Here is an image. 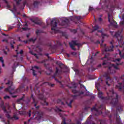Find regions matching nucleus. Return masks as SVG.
I'll use <instances>...</instances> for the list:
<instances>
[{
	"instance_id": "f257e3e1",
	"label": "nucleus",
	"mask_w": 124,
	"mask_h": 124,
	"mask_svg": "<svg viewBox=\"0 0 124 124\" xmlns=\"http://www.w3.org/2000/svg\"><path fill=\"white\" fill-rule=\"evenodd\" d=\"M107 94L108 96L104 97L102 92L100 91V90L98 92V97L102 100V102L107 103L108 101L114 107L117 106L119 103V99L120 98L119 94L115 93L113 89L110 90L109 93H107Z\"/></svg>"
},
{
	"instance_id": "f03ea898",
	"label": "nucleus",
	"mask_w": 124,
	"mask_h": 124,
	"mask_svg": "<svg viewBox=\"0 0 124 124\" xmlns=\"http://www.w3.org/2000/svg\"><path fill=\"white\" fill-rule=\"evenodd\" d=\"M56 64H58L59 66V67H57L56 68V71L54 75H53V78H54L55 81L60 84L62 88H63V85H62V81H59V80L57 79L56 77L60 76L61 74H62V73H65L67 72V67H66V66L63 65V64H62V63H59V62H57Z\"/></svg>"
},
{
	"instance_id": "7ed1b4c3",
	"label": "nucleus",
	"mask_w": 124,
	"mask_h": 124,
	"mask_svg": "<svg viewBox=\"0 0 124 124\" xmlns=\"http://www.w3.org/2000/svg\"><path fill=\"white\" fill-rule=\"evenodd\" d=\"M6 85H8V87L5 89V92H8L10 94H14L21 92V88L15 91V87L13 86V82H12V81H10V80H8V82L6 83Z\"/></svg>"
},
{
	"instance_id": "20e7f679",
	"label": "nucleus",
	"mask_w": 124,
	"mask_h": 124,
	"mask_svg": "<svg viewBox=\"0 0 124 124\" xmlns=\"http://www.w3.org/2000/svg\"><path fill=\"white\" fill-rule=\"evenodd\" d=\"M104 106L102 104L100 105V106L97 108H95V107H93L92 108H91V111L92 112H95L94 116H98L99 115H101L102 114V111H101V110L102 109H104Z\"/></svg>"
},
{
	"instance_id": "39448f33",
	"label": "nucleus",
	"mask_w": 124,
	"mask_h": 124,
	"mask_svg": "<svg viewBox=\"0 0 124 124\" xmlns=\"http://www.w3.org/2000/svg\"><path fill=\"white\" fill-rule=\"evenodd\" d=\"M38 97L39 99L41 100L40 103L42 105H46L48 106V102H46V98L43 95V93L39 94L38 95Z\"/></svg>"
},
{
	"instance_id": "423d86ee",
	"label": "nucleus",
	"mask_w": 124,
	"mask_h": 124,
	"mask_svg": "<svg viewBox=\"0 0 124 124\" xmlns=\"http://www.w3.org/2000/svg\"><path fill=\"white\" fill-rule=\"evenodd\" d=\"M0 108H1L2 110L4 111V113H6V117L9 120H13V118L11 117L10 115H9V113H8V111L6 110V108L4 106V104L3 103H2L0 104Z\"/></svg>"
},
{
	"instance_id": "0eeeda50",
	"label": "nucleus",
	"mask_w": 124,
	"mask_h": 124,
	"mask_svg": "<svg viewBox=\"0 0 124 124\" xmlns=\"http://www.w3.org/2000/svg\"><path fill=\"white\" fill-rule=\"evenodd\" d=\"M51 30L52 31H54L55 33H57V31H58V30H57V27L58 26V23H57V21H56V20L52 19L51 20Z\"/></svg>"
},
{
	"instance_id": "6e6552de",
	"label": "nucleus",
	"mask_w": 124,
	"mask_h": 124,
	"mask_svg": "<svg viewBox=\"0 0 124 124\" xmlns=\"http://www.w3.org/2000/svg\"><path fill=\"white\" fill-rule=\"evenodd\" d=\"M69 45H70V47L72 50H75L76 49L74 47V46L80 47V46H81V44L77 43V41H72V43H69Z\"/></svg>"
},
{
	"instance_id": "1a4fd4ad",
	"label": "nucleus",
	"mask_w": 124,
	"mask_h": 124,
	"mask_svg": "<svg viewBox=\"0 0 124 124\" xmlns=\"http://www.w3.org/2000/svg\"><path fill=\"white\" fill-rule=\"evenodd\" d=\"M116 88L117 89H118L119 91H121L122 90H123V93L124 94V79L123 83L122 82L118 83V84L116 85Z\"/></svg>"
},
{
	"instance_id": "9d476101",
	"label": "nucleus",
	"mask_w": 124,
	"mask_h": 124,
	"mask_svg": "<svg viewBox=\"0 0 124 124\" xmlns=\"http://www.w3.org/2000/svg\"><path fill=\"white\" fill-rule=\"evenodd\" d=\"M72 93H73L78 94L72 95V96L73 97H74V98H75L76 97L78 96V95H81V94H84V92L83 91L79 92L76 90V89H73L72 90Z\"/></svg>"
},
{
	"instance_id": "9b49d317",
	"label": "nucleus",
	"mask_w": 124,
	"mask_h": 124,
	"mask_svg": "<svg viewBox=\"0 0 124 124\" xmlns=\"http://www.w3.org/2000/svg\"><path fill=\"white\" fill-rule=\"evenodd\" d=\"M113 43H114V41H112L110 42V44L112 46L105 48V52H113V51H114V45H113Z\"/></svg>"
},
{
	"instance_id": "f8f14e48",
	"label": "nucleus",
	"mask_w": 124,
	"mask_h": 124,
	"mask_svg": "<svg viewBox=\"0 0 124 124\" xmlns=\"http://www.w3.org/2000/svg\"><path fill=\"white\" fill-rule=\"evenodd\" d=\"M31 99H32V100H33V102L32 103H33V104H34V107H35L36 109H38V108H39V106H36V105H37V101H36V100H35L34 97H33V94H32L31 95Z\"/></svg>"
},
{
	"instance_id": "ddd939ff",
	"label": "nucleus",
	"mask_w": 124,
	"mask_h": 124,
	"mask_svg": "<svg viewBox=\"0 0 124 124\" xmlns=\"http://www.w3.org/2000/svg\"><path fill=\"white\" fill-rule=\"evenodd\" d=\"M62 26H64V27H68L69 25V20L66 19L65 20H62Z\"/></svg>"
},
{
	"instance_id": "4468645a",
	"label": "nucleus",
	"mask_w": 124,
	"mask_h": 124,
	"mask_svg": "<svg viewBox=\"0 0 124 124\" xmlns=\"http://www.w3.org/2000/svg\"><path fill=\"white\" fill-rule=\"evenodd\" d=\"M71 85V86H70ZM69 89H76L77 88V85L75 82H72L70 84H68L67 85Z\"/></svg>"
},
{
	"instance_id": "2eb2a0df",
	"label": "nucleus",
	"mask_w": 124,
	"mask_h": 124,
	"mask_svg": "<svg viewBox=\"0 0 124 124\" xmlns=\"http://www.w3.org/2000/svg\"><path fill=\"white\" fill-rule=\"evenodd\" d=\"M104 76H105V77H106V83L109 87L110 86V85L109 84V83H108V81H111V78H110V77L108 76V75L107 74H105Z\"/></svg>"
},
{
	"instance_id": "dca6fc26",
	"label": "nucleus",
	"mask_w": 124,
	"mask_h": 124,
	"mask_svg": "<svg viewBox=\"0 0 124 124\" xmlns=\"http://www.w3.org/2000/svg\"><path fill=\"white\" fill-rule=\"evenodd\" d=\"M44 85H45L46 86H49V87H51V88H53V87H54L55 86L54 84H52L51 83L49 82H44L42 84H40L41 86H44Z\"/></svg>"
},
{
	"instance_id": "f3484780",
	"label": "nucleus",
	"mask_w": 124,
	"mask_h": 124,
	"mask_svg": "<svg viewBox=\"0 0 124 124\" xmlns=\"http://www.w3.org/2000/svg\"><path fill=\"white\" fill-rule=\"evenodd\" d=\"M112 67H114V68H115V69H116L117 70H119V67H118V66H117L115 64H111V66H109L108 67V70H110V71L112 70Z\"/></svg>"
},
{
	"instance_id": "a211bd4d",
	"label": "nucleus",
	"mask_w": 124,
	"mask_h": 124,
	"mask_svg": "<svg viewBox=\"0 0 124 124\" xmlns=\"http://www.w3.org/2000/svg\"><path fill=\"white\" fill-rule=\"evenodd\" d=\"M108 22H111L114 20L113 16L110 13H108Z\"/></svg>"
},
{
	"instance_id": "6ab92c4d",
	"label": "nucleus",
	"mask_w": 124,
	"mask_h": 124,
	"mask_svg": "<svg viewBox=\"0 0 124 124\" xmlns=\"http://www.w3.org/2000/svg\"><path fill=\"white\" fill-rule=\"evenodd\" d=\"M102 65L104 66V67H108V65H109V63L108 62V60H104L103 63H102Z\"/></svg>"
},
{
	"instance_id": "aec40b11",
	"label": "nucleus",
	"mask_w": 124,
	"mask_h": 124,
	"mask_svg": "<svg viewBox=\"0 0 124 124\" xmlns=\"http://www.w3.org/2000/svg\"><path fill=\"white\" fill-rule=\"evenodd\" d=\"M33 68H35L36 69H40V68H39L38 66H34L32 68L31 70H32V74L33 75V76H36V74H35V71L34 70H33Z\"/></svg>"
},
{
	"instance_id": "412c9836",
	"label": "nucleus",
	"mask_w": 124,
	"mask_h": 124,
	"mask_svg": "<svg viewBox=\"0 0 124 124\" xmlns=\"http://www.w3.org/2000/svg\"><path fill=\"white\" fill-rule=\"evenodd\" d=\"M109 22L111 26H113V27H115V28H117V27H118V25H117V22L115 20H113Z\"/></svg>"
},
{
	"instance_id": "4be33fe9",
	"label": "nucleus",
	"mask_w": 124,
	"mask_h": 124,
	"mask_svg": "<svg viewBox=\"0 0 124 124\" xmlns=\"http://www.w3.org/2000/svg\"><path fill=\"white\" fill-rule=\"evenodd\" d=\"M69 100H68L67 101L65 100V103L69 107H71V104L72 102H73V100H70L69 102L68 103Z\"/></svg>"
},
{
	"instance_id": "5701e85b",
	"label": "nucleus",
	"mask_w": 124,
	"mask_h": 124,
	"mask_svg": "<svg viewBox=\"0 0 124 124\" xmlns=\"http://www.w3.org/2000/svg\"><path fill=\"white\" fill-rule=\"evenodd\" d=\"M18 63H16V62H15L13 64V66H12V68H13V71H15V70H16V68H17V66H18Z\"/></svg>"
},
{
	"instance_id": "b1692460",
	"label": "nucleus",
	"mask_w": 124,
	"mask_h": 124,
	"mask_svg": "<svg viewBox=\"0 0 124 124\" xmlns=\"http://www.w3.org/2000/svg\"><path fill=\"white\" fill-rule=\"evenodd\" d=\"M98 32H101L102 38H104L105 37V36H106V37H108V36H109V35L103 33V32H102V31H101L100 30H98Z\"/></svg>"
},
{
	"instance_id": "393cba45",
	"label": "nucleus",
	"mask_w": 124,
	"mask_h": 124,
	"mask_svg": "<svg viewBox=\"0 0 124 124\" xmlns=\"http://www.w3.org/2000/svg\"><path fill=\"white\" fill-rule=\"evenodd\" d=\"M118 51L119 52V56L120 57V58L124 59V53H122V51L120 50V49H118Z\"/></svg>"
},
{
	"instance_id": "a878e982",
	"label": "nucleus",
	"mask_w": 124,
	"mask_h": 124,
	"mask_svg": "<svg viewBox=\"0 0 124 124\" xmlns=\"http://www.w3.org/2000/svg\"><path fill=\"white\" fill-rule=\"evenodd\" d=\"M40 3V2L37 1H34L33 5L34 7H37L38 6V4Z\"/></svg>"
},
{
	"instance_id": "bb28decb",
	"label": "nucleus",
	"mask_w": 124,
	"mask_h": 124,
	"mask_svg": "<svg viewBox=\"0 0 124 124\" xmlns=\"http://www.w3.org/2000/svg\"><path fill=\"white\" fill-rule=\"evenodd\" d=\"M95 87L97 91H100V89L99 88V87H100V83H99V82L96 83Z\"/></svg>"
},
{
	"instance_id": "cd10ccee",
	"label": "nucleus",
	"mask_w": 124,
	"mask_h": 124,
	"mask_svg": "<svg viewBox=\"0 0 124 124\" xmlns=\"http://www.w3.org/2000/svg\"><path fill=\"white\" fill-rule=\"evenodd\" d=\"M93 30H92V31H91V32H93L95 31H97V30H98V25H95V26H93Z\"/></svg>"
},
{
	"instance_id": "c85d7f7f",
	"label": "nucleus",
	"mask_w": 124,
	"mask_h": 124,
	"mask_svg": "<svg viewBox=\"0 0 124 124\" xmlns=\"http://www.w3.org/2000/svg\"><path fill=\"white\" fill-rule=\"evenodd\" d=\"M31 21L32 22V23H34L36 25H39L40 26L41 25V22L38 21H35V20L31 19Z\"/></svg>"
},
{
	"instance_id": "c756f323",
	"label": "nucleus",
	"mask_w": 124,
	"mask_h": 124,
	"mask_svg": "<svg viewBox=\"0 0 124 124\" xmlns=\"http://www.w3.org/2000/svg\"><path fill=\"white\" fill-rule=\"evenodd\" d=\"M25 98V94H24L22 97L18 99H17V102H21V101L22 100L23 101H25V100H24Z\"/></svg>"
},
{
	"instance_id": "7c9ffc66",
	"label": "nucleus",
	"mask_w": 124,
	"mask_h": 124,
	"mask_svg": "<svg viewBox=\"0 0 124 124\" xmlns=\"http://www.w3.org/2000/svg\"><path fill=\"white\" fill-rule=\"evenodd\" d=\"M29 53L31 54V55L34 56V57H35V58H36L37 59H38V56H37V54H36V53H33V51H32V50L30 51Z\"/></svg>"
},
{
	"instance_id": "2f4dec72",
	"label": "nucleus",
	"mask_w": 124,
	"mask_h": 124,
	"mask_svg": "<svg viewBox=\"0 0 124 124\" xmlns=\"http://www.w3.org/2000/svg\"><path fill=\"white\" fill-rule=\"evenodd\" d=\"M0 62L2 63V66L3 67H4L5 65H4V61L3 60V58L2 57H0Z\"/></svg>"
},
{
	"instance_id": "473e14b6",
	"label": "nucleus",
	"mask_w": 124,
	"mask_h": 124,
	"mask_svg": "<svg viewBox=\"0 0 124 124\" xmlns=\"http://www.w3.org/2000/svg\"><path fill=\"white\" fill-rule=\"evenodd\" d=\"M55 112H62V110L60 109L59 107H56L54 109Z\"/></svg>"
},
{
	"instance_id": "72a5a7b5",
	"label": "nucleus",
	"mask_w": 124,
	"mask_h": 124,
	"mask_svg": "<svg viewBox=\"0 0 124 124\" xmlns=\"http://www.w3.org/2000/svg\"><path fill=\"white\" fill-rule=\"evenodd\" d=\"M73 70L75 71V72H76L77 74H78V75H80V71H79V70L74 68Z\"/></svg>"
},
{
	"instance_id": "f704fd0d",
	"label": "nucleus",
	"mask_w": 124,
	"mask_h": 124,
	"mask_svg": "<svg viewBox=\"0 0 124 124\" xmlns=\"http://www.w3.org/2000/svg\"><path fill=\"white\" fill-rule=\"evenodd\" d=\"M57 103H61V105H64V103L62 101V99H58L57 100Z\"/></svg>"
},
{
	"instance_id": "c9c22d12",
	"label": "nucleus",
	"mask_w": 124,
	"mask_h": 124,
	"mask_svg": "<svg viewBox=\"0 0 124 124\" xmlns=\"http://www.w3.org/2000/svg\"><path fill=\"white\" fill-rule=\"evenodd\" d=\"M13 118V120H15L16 121H17V120H19V117L16 115V114L14 115L13 117H12Z\"/></svg>"
},
{
	"instance_id": "e433bc0d",
	"label": "nucleus",
	"mask_w": 124,
	"mask_h": 124,
	"mask_svg": "<svg viewBox=\"0 0 124 124\" xmlns=\"http://www.w3.org/2000/svg\"><path fill=\"white\" fill-rule=\"evenodd\" d=\"M26 3H27V2L24 1L23 2V5L19 7V9H24V7H25V6L26 5Z\"/></svg>"
},
{
	"instance_id": "4c0bfd02",
	"label": "nucleus",
	"mask_w": 124,
	"mask_h": 124,
	"mask_svg": "<svg viewBox=\"0 0 124 124\" xmlns=\"http://www.w3.org/2000/svg\"><path fill=\"white\" fill-rule=\"evenodd\" d=\"M75 18L77 19V20H78V21H79V20L84 19V17L81 16H76Z\"/></svg>"
},
{
	"instance_id": "58836bf2",
	"label": "nucleus",
	"mask_w": 124,
	"mask_h": 124,
	"mask_svg": "<svg viewBox=\"0 0 124 124\" xmlns=\"http://www.w3.org/2000/svg\"><path fill=\"white\" fill-rule=\"evenodd\" d=\"M16 2V5L18 6L20 5V2L22 1V0H14Z\"/></svg>"
},
{
	"instance_id": "ea45409f",
	"label": "nucleus",
	"mask_w": 124,
	"mask_h": 124,
	"mask_svg": "<svg viewBox=\"0 0 124 124\" xmlns=\"http://www.w3.org/2000/svg\"><path fill=\"white\" fill-rule=\"evenodd\" d=\"M122 19H123V21L120 22V24L121 26H124V14L122 16Z\"/></svg>"
},
{
	"instance_id": "a19ab883",
	"label": "nucleus",
	"mask_w": 124,
	"mask_h": 124,
	"mask_svg": "<svg viewBox=\"0 0 124 124\" xmlns=\"http://www.w3.org/2000/svg\"><path fill=\"white\" fill-rule=\"evenodd\" d=\"M79 84L80 85V88L81 89H85L86 90V91H87V89H86V87H85V86H84V85L81 84V82H79Z\"/></svg>"
},
{
	"instance_id": "79ce46f5",
	"label": "nucleus",
	"mask_w": 124,
	"mask_h": 124,
	"mask_svg": "<svg viewBox=\"0 0 124 124\" xmlns=\"http://www.w3.org/2000/svg\"><path fill=\"white\" fill-rule=\"evenodd\" d=\"M94 11V8L91 6H89V12H91L93 11Z\"/></svg>"
},
{
	"instance_id": "37998d69",
	"label": "nucleus",
	"mask_w": 124,
	"mask_h": 124,
	"mask_svg": "<svg viewBox=\"0 0 124 124\" xmlns=\"http://www.w3.org/2000/svg\"><path fill=\"white\" fill-rule=\"evenodd\" d=\"M77 30H78V28H77V29H72L71 31L73 32V33H76L77 32Z\"/></svg>"
},
{
	"instance_id": "c03bdc74",
	"label": "nucleus",
	"mask_w": 124,
	"mask_h": 124,
	"mask_svg": "<svg viewBox=\"0 0 124 124\" xmlns=\"http://www.w3.org/2000/svg\"><path fill=\"white\" fill-rule=\"evenodd\" d=\"M100 124H106V121H105V120H100Z\"/></svg>"
},
{
	"instance_id": "a18cd8bd",
	"label": "nucleus",
	"mask_w": 124,
	"mask_h": 124,
	"mask_svg": "<svg viewBox=\"0 0 124 124\" xmlns=\"http://www.w3.org/2000/svg\"><path fill=\"white\" fill-rule=\"evenodd\" d=\"M56 44L57 45H58L59 46H62V43H61V42L60 41H57Z\"/></svg>"
},
{
	"instance_id": "49530a36",
	"label": "nucleus",
	"mask_w": 124,
	"mask_h": 124,
	"mask_svg": "<svg viewBox=\"0 0 124 124\" xmlns=\"http://www.w3.org/2000/svg\"><path fill=\"white\" fill-rule=\"evenodd\" d=\"M76 123H77V124H81V121H82V120H76Z\"/></svg>"
},
{
	"instance_id": "de8ad7c7",
	"label": "nucleus",
	"mask_w": 124,
	"mask_h": 124,
	"mask_svg": "<svg viewBox=\"0 0 124 124\" xmlns=\"http://www.w3.org/2000/svg\"><path fill=\"white\" fill-rule=\"evenodd\" d=\"M35 40H36V39H33L32 38H31V39L29 40V41L34 43V42H35Z\"/></svg>"
},
{
	"instance_id": "09e8293b",
	"label": "nucleus",
	"mask_w": 124,
	"mask_h": 124,
	"mask_svg": "<svg viewBox=\"0 0 124 124\" xmlns=\"http://www.w3.org/2000/svg\"><path fill=\"white\" fill-rule=\"evenodd\" d=\"M107 55L108 56H109V54H105V56H104V58H102L101 59V60H104V59H107L108 57H107Z\"/></svg>"
},
{
	"instance_id": "8fccbe9b",
	"label": "nucleus",
	"mask_w": 124,
	"mask_h": 124,
	"mask_svg": "<svg viewBox=\"0 0 124 124\" xmlns=\"http://www.w3.org/2000/svg\"><path fill=\"white\" fill-rule=\"evenodd\" d=\"M121 61H122V58H117V59H116L114 61V62H121Z\"/></svg>"
},
{
	"instance_id": "3c124183",
	"label": "nucleus",
	"mask_w": 124,
	"mask_h": 124,
	"mask_svg": "<svg viewBox=\"0 0 124 124\" xmlns=\"http://www.w3.org/2000/svg\"><path fill=\"white\" fill-rule=\"evenodd\" d=\"M40 32H41V31H40V30H37L36 31V34H37V35H38V34H39V33H40Z\"/></svg>"
},
{
	"instance_id": "603ef678",
	"label": "nucleus",
	"mask_w": 124,
	"mask_h": 124,
	"mask_svg": "<svg viewBox=\"0 0 124 124\" xmlns=\"http://www.w3.org/2000/svg\"><path fill=\"white\" fill-rule=\"evenodd\" d=\"M119 41V44H120V45H124V42L122 40H120L118 41Z\"/></svg>"
},
{
	"instance_id": "864d4df0",
	"label": "nucleus",
	"mask_w": 124,
	"mask_h": 124,
	"mask_svg": "<svg viewBox=\"0 0 124 124\" xmlns=\"http://www.w3.org/2000/svg\"><path fill=\"white\" fill-rule=\"evenodd\" d=\"M79 30L82 33V34H85V32H84V31H83V29H81L80 27L79 28Z\"/></svg>"
},
{
	"instance_id": "5fc2aeb1",
	"label": "nucleus",
	"mask_w": 124,
	"mask_h": 124,
	"mask_svg": "<svg viewBox=\"0 0 124 124\" xmlns=\"http://www.w3.org/2000/svg\"><path fill=\"white\" fill-rule=\"evenodd\" d=\"M9 98H10V97L8 95H5V96H4V99H9Z\"/></svg>"
},
{
	"instance_id": "6e6d98bb",
	"label": "nucleus",
	"mask_w": 124,
	"mask_h": 124,
	"mask_svg": "<svg viewBox=\"0 0 124 124\" xmlns=\"http://www.w3.org/2000/svg\"><path fill=\"white\" fill-rule=\"evenodd\" d=\"M119 36H120V34H119V33H118V32L115 33V36L117 38H118Z\"/></svg>"
},
{
	"instance_id": "4d7b16f0",
	"label": "nucleus",
	"mask_w": 124,
	"mask_h": 124,
	"mask_svg": "<svg viewBox=\"0 0 124 124\" xmlns=\"http://www.w3.org/2000/svg\"><path fill=\"white\" fill-rule=\"evenodd\" d=\"M23 53H24V51L23 50V49L21 50L19 53H17V54H20V55H23Z\"/></svg>"
},
{
	"instance_id": "13d9d810",
	"label": "nucleus",
	"mask_w": 124,
	"mask_h": 124,
	"mask_svg": "<svg viewBox=\"0 0 124 124\" xmlns=\"http://www.w3.org/2000/svg\"><path fill=\"white\" fill-rule=\"evenodd\" d=\"M45 56L47 57L48 59H50V56H49V53H45Z\"/></svg>"
},
{
	"instance_id": "bf43d9fd",
	"label": "nucleus",
	"mask_w": 124,
	"mask_h": 124,
	"mask_svg": "<svg viewBox=\"0 0 124 124\" xmlns=\"http://www.w3.org/2000/svg\"><path fill=\"white\" fill-rule=\"evenodd\" d=\"M46 111H48L49 112H51L52 111V108H46Z\"/></svg>"
},
{
	"instance_id": "052dcab7",
	"label": "nucleus",
	"mask_w": 124,
	"mask_h": 124,
	"mask_svg": "<svg viewBox=\"0 0 124 124\" xmlns=\"http://www.w3.org/2000/svg\"><path fill=\"white\" fill-rule=\"evenodd\" d=\"M10 44L11 45V47L12 48V49H14V46L13 44H12V43H11Z\"/></svg>"
},
{
	"instance_id": "680f3d73",
	"label": "nucleus",
	"mask_w": 124,
	"mask_h": 124,
	"mask_svg": "<svg viewBox=\"0 0 124 124\" xmlns=\"http://www.w3.org/2000/svg\"><path fill=\"white\" fill-rule=\"evenodd\" d=\"M29 40H26V41H23V42H24V43H25V44H28V43L29 42Z\"/></svg>"
},
{
	"instance_id": "e2e57ef3",
	"label": "nucleus",
	"mask_w": 124,
	"mask_h": 124,
	"mask_svg": "<svg viewBox=\"0 0 124 124\" xmlns=\"http://www.w3.org/2000/svg\"><path fill=\"white\" fill-rule=\"evenodd\" d=\"M90 108V107H85L84 108V110H85L86 111L88 110V109Z\"/></svg>"
},
{
	"instance_id": "0e129e2a",
	"label": "nucleus",
	"mask_w": 124,
	"mask_h": 124,
	"mask_svg": "<svg viewBox=\"0 0 124 124\" xmlns=\"http://www.w3.org/2000/svg\"><path fill=\"white\" fill-rule=\"evenodd\" d=\"M12 29H13V26H10L8 28V31H10V30H12Z\"/></svg>"
},
{
	"instance_id": "69168bd1",
	"label": "nucleus",
	"mask_w": 124,
	"mask_h": 124,
	"mask_svg": "<svg viewBox=\"0 0 124 124\" xmlns=\"http://www.w3.org/2000/svg\"><path fill=\"white\" fill-rule=\"evenodd\" d=\"M31 110H29V117H31Z\"/></svg>"
},
{
	"instance_id": "338daca9",
	"label": "nucleus",
	"mask_w": 124,
	"mask_h": 124,
	"mask_svg": "<svg viewBox=\"0 0 124 124\" xmlns=\"http://www.w3.org/2000/svg\"><path fill=\"white\" fill-rule=\"evenodd\" d=\"M17 27L18 28V29H19V28H20L21 27V23H19L18 24H17Z\"/></svg>"
},
{
	"instance_id": "774afa93",
	"label": "nucleus",
	"mask_w": 124,
	"mask_h": 124,
	"mask_svg": "<svg viewBox=\"0 0 124 124\" xmlns=\"http://www.w3.org/2000/svg\"><path fill=\"white\" fill-rule=\"evenodd\" d=\"M23 26L25 27H28V23H25V24H23Z\"/></svg>"
}]
</instances>
